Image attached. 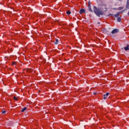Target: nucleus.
<instances>
[{
	"label": "nucleus",
	"mask_w": 129,
	"mask_h": 129,
	"mask_svg": "<svg viewBox=\"0 0 129 129\" xmlns=\"http://www.w3.org/2000/svg\"><path fill=\"white\" fill-rule=\"evenodd\" d=\"M127 15H128V16H129V11H128V14H127Z\"/></svg>",
	"instance_id": "obj_20"
},
{
	"label": "nucleus",
	"mask_w": 129,
	"mask_h": 129,
	"mask_svg": "<svg viewBox=\"0 0 129 129\" xmlns=\"http://www.w3.org/2000/svg\"><path fill=\"white\" fill-rule=\"evenodd\" d=\"M13 98L15 100H18V98L16 97H14Z\"/></svg>",
	"instance_id": "obj_15"
},
{
	"label": "nucleus",
	"mask_w": 129,
	"mask_h": 129,
	"mask_svg": "<svg viewBox=\"0 0 129 129\" xmlns=\"http://www.w3.org/2000/svg\"><path fill=\"white\" fill-rule=\"evenodd\" d=\"M80 14H83L84 13H85V10L84 9H81L80 12H79Z\"/></svg>",
	"instance_id": "obj_5"
},
{
	"label": "nucleus",
	"mask_w": 129,
	"mask_h": 129,
	"mask_svg": "<svg viewBox=\"0 0 129 129\" xmlns=\"http://www.w3.org/2000/svg\"><path fill=\"white\" fill-rule=\"evenodd\" d=\"M16 64V62H12V65H15Z\"/></svg>",
	"instance_id": "obj_16"
},
{
	"label": "nucleus",
	"mask_w": 129,
	"mask_h": 129,
	"mask_svg": "<svg viewBox=\"0 0 129 129\" xmlns=\"http://www.w3.org/2000/svg\"><path fill=\"white\" fill-rule=\"evenodd\" d=\"M118 32V30L117 29H114L112 31V34H116Z\"/></svg>",
	"instance_id": "obj_3"
},
{
	"label": "nucleus",
	"mask_w": 129,
	"mask_h": 129,
	"mask_svg": "<svg viewBox=\"0 0 129 129\" xmlns=\"http://www.w3.org/2000/svg\"><path fill=\"white\" fill-rule=\"evenodd\" d=\"M6 112H7V111H3L2 112V113L5 114V113H6Z\"/></svg>",
	"instance_id": "obj_17"
},
{
	"label": "nucleus",
	"mask_w": 129,
	"mask_h": 129,
	"mask_svg": "<svg viewBox=\"0 0 129 129\" xmlns=\"http://www.w3.org/2000/svg\"><path fill=\"white\" fill-rule=\"evenodd\" d=\"M33 71V70L31 69H28L26 70V72L30 73V72H32Z\"/></svg>",
	"instance_id": "obj_7"
},
{
	"label": "nucleus",
	"mask_w": 129,
	"mask_h": 129,
	"mask_svg": "<svg viewBox=\"0 0 129 129\" xmlns=\"http://www.w3.org/2000/svg\"><path fill=\"white\" fill-rule=\"evenodd\" d=\"M125 51H127L129 50V45H127L126 47H124Z\"/></svg>",
	"instance_id": "obj_6"
},
{
	"label": "nucleus",
	"mask_w": 129,
	"mask_h": 129,
	"mask_svg": "<svg viewBox=\"0 0 129 129\" xmlns=\"http://www.w3.org/2000/svg\"><path fill=\"white\" fill-rule=\"evenodd\" d=\"M97 94V93H94V95H96Z\"/></svg>",
	"instance_id": "obj_18"
},
{
	"label": "nucleus",
	"mask_w": 129,
	"mask_h": 129,
	"mask_svg": "<svg viewBox=\"0 0 129 129\" xmlns=\"http://www.w3.org/2000/svg\"><path fill=\"white\" fill-rule=\"evenodd\" d=\"M58 42H59V40L57 39H55V41L54 42L55 45H57L58 44Z\"/></svg>",
	"instance_id": "obj_9"
},
{
	"label": "nucleus",
	"mask_w": 129,
	"mask_h": 129,
	"mask_svg": "<svg viewBox=\"0 0 129 129\" xmlns=\"http://www.w3.org/2000/svg\"><path fill=\"white\" fill-rule=\"evenodd\" d=\"M117 22H120V21H121V18H120V17H118L117 18Z\"/></svg>",
	"instance_id": "obj_11"
},
{
	"label": "nucleus",
	"mask_w": 129,
	"mask_h": 129,
	"mask_svg": "<svg viewBox=\"0 0 129 129\" xmlns=\"http://www.w3.org/2000/svg\"><path fill=\"white\" fill-rule=\"evenodd\" d=\"M125 9H127L128 10H129V0H127Z\"/></svg>",
	"instance_id": "obj_2"
},
{
	"label": "nucleus",
	"mask_w": 129,
	"mask_h": 129,
	"mask_svg": "<svg viewBox=\"0 0 129 129\" xmlns=\"http://www.w3.org/2000/svg\"><path fill=\"white\" fill-rule=\"evenodd\" d=\"M25 110H27V107H24L21 111L22 112H24Z\"/></svg>",
	"instance_id": "obj_10"
},
{
	"label": "nucleus",
	"mask_w": 129,
	"mask_h": 129,
	"mask_svg": "<svg viewBox=\"0 0 129 129\" xmlns=\"http://www.w3.org/2000/svg\"><path fill=\"white\" fill-rule=\"evenodd\" d=\"M89 10L90 12H91L92 13V9H91V8L90 7H89Z\"/></svg>",
	"instance_id": "obj_13"
},
{
	"label": "nucleus",
	"mask_w": 129,
	"mask_h": 129,
	"mask_svg": "<svg viewBox=\"0 0 129 129\" xmlns=\"http://www.w3.org/2000/svg\"><path fill=\"white\" fill-rule=\"evenodd\" d=\"M108 95H109V93H107L106 94L104 95V99H106V98H107V96H108Z\"/></svg>",
	"instance_id": "obj_4"
},
{
	"label": "nucleus",
	"mask_w": 129,
	"mask_h": 129,
	"mask_svg": "<svg viewBox=\"0 0 129 129\" xmlns=\"http://www.w3.org/2000/svg\"><path fill=\"white\" fill-rule=\"evenodd\" d=\"M118 9H119V11H121V10H123V7H119Z\"/></svg>",
	"instance_id": "obj_12"
},
{
	"label": "nucleus",
	"mask_w": 129,
	"mask_h": 129,
	"mask_svg": "<svg viewBox=\"0 0 129 129\" xmlns=\"http://www.w3.org/2000/svg\"><path fill=\"white\" fill-rule=\"evenodd\" d=\"M67 15H70V14H71V12H70V11H67Z\"/></svg>",
	"instance_id": "obj_14"
},
{
	"label": "nucleus",
	"mask_w": 129,
	"mask_h": 129,
	"mask_svg": "<svg viewBox=\"0 0 129 129\" xmlns=\"http://www.w3.org/2000/svg\"><path fill=\"white\" fill-rule=\"evenodd\" d=\"M119 15H120V12H118V13L114 15V17H115V18H117V17H118V16H119Z\"/></svg>",
	"instance_id": "obj_8"
},
{
	"label": "nucleus",
	"mask_w": 129,
	"mask_h": 129,
	"mask_svg": "<svg viewBox=\"0 0 129 129\" xmlns=\"http://www.w3.org/2000/svg\"><path fill=\"white\" fill-rule=\"evenodd\" d=\"M94 12L96 15L98 16V17H99V16H102L103 15V12L101 10L99 9H97L96 7L94 6Z\"/></svg>",
	"instance_id": "obj_1"
},
{
	"label": "nucleus",
	"mask_w": 129,
	"mask_h": 129,
	"mask_svg": "<svg viewBox=\"0 0 129 129\" xmlns=\"http://www.w3.org/2000/svg\"><path fill=\"white\" fill-rule=\"evenodd\" d=\"M98 25H100V23L98 22Z\"/></svg>",
	"instance_id": "obj_19"
}]
</instances>
